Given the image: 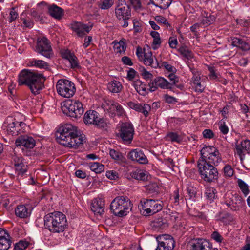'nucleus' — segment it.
I'll return each mask as SVG.
<instances>
[{
    "mask_svg": "<svg viewBox=\"0 0 250 250\" xmlns=\"http://www.w3.org/2000/svg\"><path fill=\"white\" fill-rule=\"evenodd\" d=\"M201 157L198 161V167L202 178L211 183L218 178V172L215 167L222 161L220 153L217 148L205 146L200 151Z\"/></svg>",
    "mask_w": 250,
    "mask_h": 250,
    "instance_id": "f257e3e1",
    "label": "nucleus"
},
{
    "mask_svg": "<svg viewBox=\"0 0 250 250\" xmlns=\"http://www.w3.org/2000/svg\"><path fill=\"white\" fill-rule=\"evenodd\" d=\"M57 142L63 146L69 147H77L82 145L83 137L78 135L77 126L71 124L61 125L56 132Z\"/></svg>",
    "mask_w": 250,
    "mask_h": 250,
    "instance_id": "f03ea898",
    "label": "nucleus"
},
{
    "mask_svg": "<svg viewBox=\"0 0 250 250\" xmlns=\"http://www.w3.org/2000/svg\"><path fill=\"white\" fill-rule=\"evenodd\" d=\"M45 80L42 74L24 69L19 75L18 83L19 85H27L33 94L37 95L43 87Z\"/></svg>",
    "mask_w": 250,
    "mask_h": 250,
    "instance_id": "7ed1b4c3",
    "label": "nucleus"
},
{
    "mask_svg": "<svg viewBox=\"0 0 250 250\" xmlns=\"http://www.w3.org/2000/svg\"><path fill=\"white\" fill-rule=\"evenodd\" d=\"M45 228L53 233L63 232L67 226L65 215L61 212L55 211L48 213L44 217Z\"/></svg>",
    "mask_w": 250,
    "mask_h": 250,
    "instance_id": "20e7f679",
    "label": "nucleus"
},
{
    "mask_svg": "<svg viewBox=\"0 0 250 250\" xmlns=\"http://www.w3.org/2000/svg\"><path fill=\"white\" fill-rule=\"evenodd\" d=\"M110 209L115 215L119 217L125 216L131 209V201L127 197L118 196L112 201Z\"/></svg>",
    "mask_w": 250,
    "mask_h": 250,
    "instance_id": "39448f33",
    "label": "nucleus"
},
{
    "mask_svg": "<svg viewBox=\"0 0 250 250\" xmlns=\"http://www.w3.org/2000/svg\"><path fill=\"white\" fill-rule=\"evenodd\" d=\"M62 108L64 113L75 118L80 117L83 112V104L78 101H65L62 105Z\"/></svg>",
    "mask_w": 250,
    "mask_h": 250,
    "instance_id": "423d86ee",
    "label": "nucleus"
},
{
    "mask_svg": "<svg viewBox=\"0 0 250 250\" xmlns=\"http://www.w3.org/2000/svg\"><path fill=\"white\" fill-rule=\"evenodd\" d=\"M56 87L58 94L64 98H71L73 96L76 92V87L74 83L66 79L58 80Z\"/></svg>",
    "mask_w": 250,
    "mask_h": 250,
    "instance_id": "0eeeda50",
    "label": "nucleus"
},
{
    "mask_svg": "<svg viewBox=\"0 0 250 250\" xmlns=\"http://www.w3.org/2000/svg\"><path fill=\"white\" fill-rule=\"evenodd\" d=\"M142 212L145 216L152 215L161 210L163 206L157 200L143 198L140 200Z\"/></svg>",
    "mask_w": 250,
    "mask_h": 250,
    "instance_id": "6e6552de",
    "label": "nucleus"
},
{
    "mask_svg": "<svg viewBox=\"0 0 250 250\" xmlns=\"http://www.w3.org/2000/svg\"><path fill=\"white\" fill-rule=\"evenodd\" d=\"M35 51L47 58H50L53 55L51 43L45 37L37 39Z\"/></svg>",
    "mask_w": 250,
    "mask_h": 250,
    "instance_id": "1a4fd4ad",
    "label": "nucleus"
},
{
    "mask_svg": "<svg viewBox=\"0 0 250 250\" xmlns=\"http://www.w3.org/2000/svg\"><path fill=\"white\" fill-rule=\"evenodd\" d=\"M134 132L132 124L129 122H125L121 124L117 135L122 139L124 143L130 144L133 139Z\"/></svg>",
    "mask_w": 250,
    "mask_h": 250,
    "instance_id": "9d476101",
    "label": "nucleus"
},
{
    "mask_svg": "<svg viewBox=\"0 0 250 250\" xmlns=\"http://www.w3.org/2000/svg\"><path fill=\"white\" fill-rule=\"evenodd\" d=\"M115 11L116 16L119 20L130 19L131 10L129 6L126 3L125 0H118Z\"/></svg>",
    "mask_w": 250,
    "mask_h": 250,
    "instance_id": "9b49d317",
    "label": "nucleus"
},
{
    "mask_svg": "<svg viewBox=\"0 0 250 250\" xmlns=\"http://www.w3.org/2000/svg\"><path fill=\"white\" fill-rule=\"evenodd\" d=\"M188 250H212V245L209 241L202 238L190 240L187 245Z\"/></svg>",
    "mask_w": 250,
    "mask_h": 250,
    "instance_id": "f8f14e48",
    "label": "nucleus"
},
{
    "mask_svg": "<svg viewBox=\"0 0 250 250\" xmlns=\"http://www.w3.org/2000/svg\"><path fill=\"white\" fill-rule=\"evenodd\" d=\"M158 245L155 250H172L174 246L173 238L169 235H163L157 237Z\"/></svg>",
    "mask_w": 250,
    "mask_h": 250,
    "instance_id": "ddd939ff",
    "label": "nucleus"
},
{
    "mask_svg": "<svg viewBox=\"0 0 250 250\" xmlns=\"http://www.w3.org/2000/svg\"><path fill=\"white\" fill-rule=\"evenodd\" d=\"M104 107L109 113L112 114H116L119 116H123L125 113L122 105L114 101H106L104 104Z\"/></svg>",
    "mask_w": 250,
    "mask_h": 250,
    "instance_id": "4468645a",
    "label": "nucleus"
},
{
    "mask_svg": "<svg viewBox=\"0 0 250 250\" xmlns=\"http://www.w3.org/2000/svg\"><path fill=\"white\" fill-rule=\"evenodd\" d=\"M127 158L131 161L140 164H146L148 162L146 156L143 151L139 149L131 150L127 154Z\"/></svg>",
    "mask_w": 250,
    "mask_h": 250,
    "instance_id": "2eb2a0df",
    "label": "nucleus"
},
{
    "mask_svg": "<svg viewBox=\"0 0 250 250\" xmlns=\"http://www.w3.org/2000/svg\"><path fill=\"white\" fill-rule=\"evenodd\" d=\"M3 127L7 133L12 136H16L20 133L21 129L17 126L16 120L12 117H8L3 125Z\"/></svg>",
    "mask_w": 250,
    "mask_h": 250,
    "instance_id": "dca6fc26",
    "label": "nucleus"
},
{
    "mask_svg": "<svg viewBox=\"0 0 250 250\" xmlns=\"http://www.w3.org/2000/svg\"><path fill=\"white\" fill-rule=\"evenodd\" d=\"M36 144L34 139L28 135H21L15 140V145L17 146H22L26 148H33Z\"/></svg>",
    "mask_w": 250,
    "mask_h": 250,
    "instance_id": "f3484780",
    "label": "nucleus"
},
{
    "mask_svg": "<svg viewBox=\"0 0 250 250\" xmlns=\"http://www.w3.org/2000/svg\"><path fill=\"white\" fill-rule=\"evenodd\" d=\"M41 4L45 6L47 13L56 19L60 20L64 15L63 9L54 4L49 5L44 2H42Z\"/></svg>",
    "mask_w": 250,
    "mask_h": 250,
    "instance_id": "a211bd4d",
    "label": "nucleus"
},
{
    "mask_svg": "<svg viewBox=\"0 0 250 250\" xmlns=\"http://www.w3.org/2000/svg\"><path fill=\"white\" fill-rule=\"evenodd\" d=\"M149 86L151 91H155L158 87L162 89H171V83H169V82L166 79L161 77L156 78L149 83Z\"/></svg>",
    "mask_w": 250,
    "mask_h": 250,
    "instance_id": "6ab92c4d",
    "label": "nucleus"
},
{
    "mask_svg": "<svg viewBox=\"0 0 250 250\" xmlns=\"http://www.w3.org/2000/svg\"><path fill=\"white\" fill-rule=\"evenodd\" d=\"M61 55L62 58L69 61L72 68L79 69L81 67L77 57L69 50L67 49L61 51Z\"/></svg>",
    "mask_w": 250,
    "mask_h": 250,
    "instance_id": "aec40b11",
    "label": "nucleus"
},
{
    "mask_svg": "<svg viewBox=\"0 0 250 250\" xmlns=\"http://www.w3.org/2000/svg\"><path fill=\"white\" fill-rule=\"evenodd\" d=\"M235 153H236L242 160V157L245 155V152L250 154V140H245L240 144L237 143L235 145Z\"/></svg>",
    "mask_w": 250,
    "mask_h": 250,
    "instance_id": "412c9836",
    "label": "nucleus"
},
{
    "mask_svg": "<svg viewBox=\"0 0 250 250\" xmlns=\"http://www.w3.org/2000/svg\"><path fill=\"white\" fill-rule=\"evenodd\" d=\"M11 241L7 231L0 228V250H7L10 247Z\"/></svg>",
    "mask_w": 250,
    "mask_h": 250,
    "instance_id": "4be33fe9",
    "label": "nucleus"
},
{
    "mask_svg": "<svg viewBox=\"0 0 250 250\" xmlns=\"http://www.w3.org/2000/svg\"><path fill=\"white\" fill-rule=\"evenodd\" d=\"M104 201L102 198H94L91 204V209L95 214L101 215L104 213Z\"/></svg>",
    "mask_w": 250,
    "mask_h": 250,
    "instance_id": "5701e85b",
    "label": "nucleus"
},
{
    "mask_svg": "<svg viewBox=\"0 0 250 250\" xmlns=\"http://www.w3.org/2000/svg\"><path fill=\"white\" fill-rule=\"evenodd\" d=\"M142 59L143 60L144 63L146 65L150 66L154 68L159 67L157 60L155 56L152 55L151 51H149V50L146 52V49H144V57Z\"/></svg>",
    "mask_w": 250,
    "mask_h": 250,
    "instance_id": "b1692460",
    "label": "nucleus"
},
{
    "mask_svg": "<svg viewBox=\"0 0 250 250\" xmlns=\"http://www.w3.org/2000/svg\"><path fill=\"white\" fill-rule=\"evenodd\" d=\"M15 213L17 217L26 218L30 215L31 209L28 205H20L15 208Z\"/></svg>",
    "mask_w": 250,
    "mask_h": 250,
    "instance_id": "393cba45",
    "label": "nucleus"
},
{
    "mask_svg": "<svg viewBox=\"0 0 250 250\" xmlns=\"http://www.w3.org/2000/svg\"><path fill=\"white\" fill-rule=\"evenodd\" d=\"M99 120H100L99 114L95 110H88L84 114L83 121L86 125H95L97 121H99Z\"/></svg>",
    "mask_w": 250,
    "mask_h": 250,
    "instance_id": "a878e982",
    "label": "nucleus"
},
{
    "mask_svg": "<svg viewBox=\"0 0 250 250\" xmlns=\"http://www.w3.org/2000/svg\"><path fill=\"white\" fill-rule=\"evenodd\" d=\"M232 45L245 51L250 49V44L248 42L237 37H234L232 39Z\"/></svg>",
    "mask_w": 250,
    "mask_h": 250,
    "instance_id": "bb28decb",
    "label": "nucleus"
},
{
    "mask_svg": "<svg viewBox=\"0 0 250 250\" xmlns=\"http://www.w3.org/2000/svg\"><path fill=\"white\" fill-rule=\"evenodd\" d=\"M107 88L113 93H118L122 91L123 86L121 82L114 80L108 83L107 84Z\"/></svg>",
    "mask_w": 250,
    "mask_h": 250,
    "instance_id": "cd10ccee",
    "label": "nucleus"
},
{
    "mask_svg": "<svg viewBox=\"0 0 250 250\" xmlns=\"http://www.w3.org/2000/svg\"><path fill=\"white\" fill-rule=\"evenodd\" d=\"M244 202L240 196H234L231 200V204H229L231 210L236 211L239 210L243 206Z\"/></svg>",
    "mask_w": 250,
    "mask_h": 250,
    "instance_id": "c85d7f7f",
    "label": "nucleus"
},
{
    "mask_svg": "<svg viewBox=\"0 0 250 250\" xmlns=\"http://www.w3.org/2000/svg\"><path fill=\"white\" fill-rule=\"evenodd\" d=\"M130 176L137 180L145 181L147 179L146 172L142 169H136L131 172Z\"/></svg>",
    "mask_w": 250,
    "mask_h": 250,
    "instance_id": "c756f323",
    "label": "nucleus"
},
{
    "mask_svg": "<svg viewBox=\"0 0 250 250\" xmlns=\"http://www.w3.org/2000/svg\"><path fill=\"white\" fill-rule=\"evenodd\" d=\"M151 3L162 9H166L169 7L172 0H150Z\"/></svg>",
    "mask_w": 250,
    "mask_h": 250,
    "instance_id": "7c9ffc66",
    "label": "nucleus"
},
{
    "mask_svg": "<svg viewBox=\"0 0 250 250\" xmlns=\"http://www.w3.org/2000/svg\"><path fill=\"white\" fill-rule=\"evenodd\" d=\"M205 194L206 199L210 202H212L217 197L216 190L215 188L211 187H208L206 188Z\"/></svg>",
    "mask_w": 250,
    "mask_h": 250,
    "instance_id": "2f4dec72",
    "label": "nucleus"
},
{
    "mask_svg": "<svg viewBox=\"0 0 250 250\" xmlns=\"http://www.w3.org/2000/svg\"><path fill=\"white\" fill-rule=\"evenodd\" d=\"M110 156L119 163H125V158L123 155L114 149H111L109 152Z\"/></svg>",
    "mask_w": 250,
    "mask_h": 250,
    "instance_id": "473e14b6",
    "label": "nucleus"
},
{
    "mask_svg": "<svg viewBox=\"0 0 250 250\" xmlns=\"http://www.w3.org/2000/svg\"><path fill=\"white\" fill-rule=\"evenodd\" d=\"M90 169L96 173H100L104 170V166L98 162H90L88 163Z\"/></svg>",
    "mask_w": 250,
    "mask_h": 250,
    "instance_id": "72a5a7b5",
    "label": "nucleus"
},
{
    "mask_svg": "<svg viewBox=\"0 0 250 250\" xmlns=\"http://www.w3.org/2000/svg\"><path fill=\"white\" fill-rule=\"evenodd\" d=\"M179 52L182 56L188 60H190L194 57L193 53L187 46H182L178 49Z\"/></svg>",
    "mask_w": 250,
    "mask_h": 250,
    "instance_id": "f704fd0d",
    "label": "nucleus"
},
{
    "mask_svg": "<svg viewBox=\"0 0 250 250\" xmlns=\"http://www.w3.org/2000/svg\"><path fill=\"white\" fill-rule=\"evenodd\" d=\"M114 48L117 53H119L120 54L124 53L126 49L125 40H121L119 42L115 43Z\"/></svg>",
    "mask_w": 250,
    "mask_h": 250,
    "instance_id": "c9c22d12",
    "label": "nucleus"
},
{
    "mask_svg": "<svg viewBox=\"0 0 250 250\" xmlns=\"http://www.w3.org/2000/svg\"><path fill=\"white\" fill-rule=\"evenodd\" d=\"M15 172L19 176H22L27 171L28 166L27 165L22 164L14 167Z\"/></svg>",
    "mask_w": 250,
    "mask_h": 250,
    "instance_id": "e433bc0d",
    "label": "nucleus"
},
{
    "mask_svg": "<svg viewBox=\"0 0 250 250\" xmlns=\"http://www.w3.org/2000/svg\"><path fill=\"white\" fill-rule=\"evenodd\" d=\"M150 110L151 107L149 104L141 103L138 112L143 113L145 117H147Z\"/></svg>",
    "mask_w": 250,
    "mask_h": 250,
    "instance_id": "4c0bfd02",
    "label": "nucleus"
},
{
    "mask_svg": "<svg viewBox=\"0 0 250 250\" xmlns=\"http://www.w3.org/2000/svg\"><path fill=\"white\" fill-rule=\"evenodd\" d=\"M31 64L32 66H35V67H37L38 68H43V69H47L48 68V63L42 61V60H34L32 62H31Z\"/></svg>",
    "mask_w": 250,
    "mask_h": 250,
    "instance_id": "58836bf2",
    "label": "nucleus"
},
{
    "mask_svg": "<svg viewBox=\"0 0 250 250\" xmlns=\"http://www.w3.org/2000/svg\"><path fill=\"white\" fill-rule=\"evenodd\" d=\"M135 89L137 92L142 95H145L146 93V88L144 87L143 85L140 81L135 82L134 84Z\"/></svg>",
    "mask_w": 250,
    "mask_h": 250,
    "instance_id": "ea45409f",
    "label": "nucleus"
},
{
    "mask_svg": "<svg viewBox=\"0 0 250 250\" xmlns=\"http://www.w3.org/2000/svg\"><path fill=\"white\" fill-rule=\"evenodd\" d=\"M113 0H101L99 5L102 9H108L113 4Z\"/></svg>",
    "mask_w": 250,
    "mask_h": 250,
    "instance_id": "a19ab883",
    "label": "nucleus"
},
{
    "mask_svg": "<svg viewBox=\"0 0 250 250\" xmlns=\"http://www.w3.org/2000/svg\"><path fill=\"white\" fill-rule=\"evenodd\" d=\"M238 183L240 188L242 191L243 193L246 196L249 193V189L248 186L243 180L239 179Z\"/></svg>",
    "mask_w": 250,
    "mask_h": 250,
    "instance_id": "79ce46f5",
    "label": "nucleus"
},
{
    "mask_svg": "<svg viewBox=\"0 0 250 250\" xmlns=\"http://www.w3.org/2000/svg\"><path fill=\"white\" fill-rule=\"evenodd\" d=\"M12 161L14 163V167L18 165L25 164L24 162L23 158L20 155L14 154L13 155Z\"/></svg>",
    "mask_w": 250,
    "mask_h": 250,
    "instance_id": "37998d69",
    "label": "nucleus"
},
{
    "mask_svg": "<svg viewBox=\"0 0 250 250\" xmlns=\"http://www.w3.org/2000/svg\"><path fill=\"white\" fill-rule=\"evenodd\" d=\"M29 245L26 241H20L15 245L14 250H24Z\"/></svg>",
    "mask_w": 250,
    "mask_h": 250,
    "instance_id": "c03bdc74",
    "label": "nucleus"
},
{
    "mask_svg": "<svg viewBox=\"0 0 250 250\" xmlns=\"http://www.w3.org/2000/svg\"><path fill=\"white\" fill-rule=\"evenodd\" d=\"M139 71L142 76L146 80L151 79L153 75L149 72L147 71L144 67H141Z\"/></svg>",
    "mask_w": 250,
    "mask_h": 250,
    "instance_id": "a18cd8bd",
    "label": "nucleus"
},
{
    "mask_svg": "<svg viewBox=\"0 0 250 250\" xmlns=\"http://www.w3.org/2000/svg\"><path fill=\"white\" fill-rule=\"evenodd\" d=\"M167 137L172 142L179 143L181 141L180 137L175 132H169L167 134Z\"/></svg>",
    "mask_w": 250,
    "mask_h": 250,
    "instance_id": "49530a36",
    "label": "nucleus"
},
{
    "mask_svg": "<svg viewBox=\"0 0 250 250\" xmlns=\"http://www.w3.org/2000/svg\"><path fill=\"white\" fill-rule=\"evenodd\" d=\"M223 170L224 175L226 177H230L233 175L234 170L231 166L229 165H226L223 168Z\"/></svg>",
    "mask_w": 250,
    "mask_h": 250,
    "instance_id": "de8ad7c7",
    "label": "nucleus"
},
{
    "mask_svg": "<svg viewBox=\"0 0 250 250\" xmlns=\"http://www.w3.org/2000/svg\"><path fill=\"white\" fill-rule=\"evenodd\" d=\"M83 29H80L77 33L79 36L82 37L85 34V33H88L92 28V26H88L86 24H83Z\"/></svg>",
    "mask_w": 250,
    "mask_h": 250,
    "instance_id": "09e8293b",
    "label": "nucleus"
},
{
    "mask_svg": "<svg viewBox=\"0 0 250 250\" xmlns=\"http://www.w3.org/2000/svg\"><path fill=\"white\" fill-rule=\"evenodd\" d=\"M18 13L16 10V8L12 7L9 13V22H12L18 17Z\"/></svg>",
    "mask_w": 250,
    "mask_h": 250,
    "instance_id": "8fccbe9b",
    "label": "nucleus"
},
{
    "mask_svg": "<svg viewBox=\"0 0 250 250\" xmlns=\"http://www.w3.org/2000/svg\"><path fill=\"white\" fill-rule=\"evenodd\" d=\"M155 20L158 23L163 24L166 27L169 26L167 21L163 16H157L155 17Z\"/></svg>",
    "mask_w": 250,
    "mask_h": 250,
    "instance_id": "3c124183",
    "label": "nucleus"
},
{
    "mask_svg": "<svg viewBox=\"0 0 250 250\" xmlns=\"http://www.w3.org/2000/svg\"><path fill=\"white\" fill-rule=\"evenodd\" d=\"M208 68L209 71V74H208L209 79L210 80H218V76L217 74L215 73L214 67L212 66H208Z\"/></svg>",
    "mask_w": 250,
    "mask_h": 250,
    "instance_id": "603ef678",
    "label": "nucleus"
},
{
    "mask_svg": "<svg viewBox=\"0 0 250 250\" xmlns=\"http://www.w3.org/2000/svg\"><path fill=\"white\" fill-rule=\"evenodd\" d=\"M166 102L169 104H175L178 102L177 100L174 97L165 94L164 96Z\"/></svg>",
    "mask_w": 250,
    "mask_h": 250,
    "instance_id": "864d4df0",
    "label": "nucleus"
},
{
    "mask_svg": "<svg viewBox=\"0 0 250 250\" xmlns=\"http://www.w3.org/2000/svg\"><path fill=\"white\" fill-rule=\"evenodd\" d=\"M168 78L171 81V82H169V83H171V89H172V86L175 85L176 83L178 82V78L172 72H171V73L168 75Z\"/></svg>",
    "mask_w": 250,
    "mask_h": 250,
    "instance_id": "5fc2aeb1",
    "label": "nucleus"
},
{
    "mask_svg": "<svg viewBox=\"0 0 250 250\" xmlns=\"http://www.w3.org/2000/svg\"><path fill=\"white\" fill-rule=\"evenodd\" d=\"M130 4L135 10L140 9L141 7V3L140 0H129Z\"/></svg>",
    "mask_w": 250,
    "mask_h": 250,
    "instance_id": "6e6d98bb",
    "label": "nucleus"
},
{
    "mask_svg": "<svg viewBox=\"0 0 250 250\" xmlns=\"http://www.w3.org/2000/svg\"><path fill=\"white\" fill-rule=\"evenodd\" d=\"M161 67H164L170 72L174 73L176 71V69L166 62H164L162 63Z\"/></svg>",
    "mask_w": 250,
    "mask_h": 250,
    "instance_id": "4d7b16f0",
    "label": "nucleus"
},
{
    "mask_svg": "<svg viewBox=\"0 0 250 250\" xmlns=\"http://www.w3.org/2000/svg\"><path fill=\"white\" fill-rule=\"evenodd\" d=\"M83 24L81 22H74L71 24V28L77 33L80 29H83Z\"/></svg>",
    "mask_w": 250,
    "mask_h": 250,
    "instance_id": "13d9d810",
    "label": "nucleus"
},
{
    "mask_svg": "<svg viewBox=\"0 0 250 250\" xmlns=\"http://www.w3.org/2000/svg\"><path fill=\"white\" fill-rule=\"evenodd\" d=\"M167 216V217H168L173 222H176L179 217V214L177 212H169Z\"/></svg>",
    "mask_w": 250,
    "mask_h": 250,
    "instance_id": "bf43d9fd",
    "label": "nucleus"
},
{
    "mask_svg": "<svg viewBox=\"0 0 250 250\" xmlns=\"http://www.w3.org/2000/svg\"><path fill=\"white\" fill-rule=\"evenodd\" d=\"M211 238L218 243H221L223 240L221 235L217 231H214L211 234Z\"/></svg>",
    "mask_w": 250,
    "mask_h": 250,
    "instance_id": "052dcab7",
    "label": "nucleus"
},
{
    "mask_svg": "<svg viewBox=\"0 0 250 250\" xmlns=\"http://www.w3.org/2000/svg\"><path fill=\"white\" fill-rule=\"evenodd\" d=\"M106 177L111 180H116L118 178V173L116 171H108L106 173Z\"/></svg>",
    "mask_w": 250,
    "mask_h": 250,
    "instance_id": "680f3d73",
    "label": "nucleus"
},
{
    "mask_svg": "<svg viewBox=\"0 0 250 250\" xmlns=\"http://www.w3.org/2000/svg\"><path fill=\"white\" fill-rule=\"evenodd\" d=\"M203 136L206 138L211 139L214 136V134L210 129H205L203 132Z\"/></svg>",
    "mask_w": 250,
    "mask_h": 250,
    "instance_id": "e2e57ef3",
    "label": "nucleus"
},
{
    "mask_svg": "<svg viewBox=\"0 0 250 250\" xmlns=\"http://www.w3.org/2000/svg\"><path fill=\"white\" fill-rule=\"evenodd\" d=\"M193 86L195 87V91L199 93H202L205 88L204 86L201 83V82L194 84Z\"/></svg>",
    "mask_w": 250,
    "mask_h": 250,
    "instance_id": "0e129e2a",
    "label": "nucleus"
},
{
    "mask_svg": "<svg viewBox=\"0 0 250 250\" xmlns=\"http://www.w3.org/2000/svg\"><path fill=\"white\" fill-rule=\"evenodd\" d=\"M127 104H128V106L130 108L134 109L135 111L138 112L141 103L140 104V103H134L133 102H129Z\"/></svg>",
    "mask_w": 250,
    "mask_h": 250,
    "instance_id": "69168bd1",
    "label": "nucleus"
},
{
    "mask_svg": "<svg viewBox=\"0 0 250 250\" xmlns=\"http://www.w3.org/2000/svg\"><path fill=\"white\" fill-rule=\"evenodd\" d=\"M193 76L192 78V82L193 83V84H195L199 82H200V74L198 72H193Z\"/></svg>",
    "mask_w": 250,
    "mask_h": 250,
    "instance_id": "338daca9",
    "label": "nucleus"
},
{
    "mask_svg": "<svg viewBox=\"0 0 250 250\" xmlns=\"http://www.w3.org/2000/svg\"><path fill=\"white\" fill-rule=\"evenodd\" d=\"M122 61L124 64L129 65V66H132L133 65V63L131 61V60L130 58L127 57V56H124L122 57Z\"/></svg>",
    "mask_w": 250,
    "mask_h": 250,
    "instance_id": "774afa93",
    "label": "nucleus"
}]
</instances>
